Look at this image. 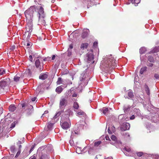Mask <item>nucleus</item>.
<instances>
[{
	"label": "nucleus",
	"mask_w": 159,
	"mask_h": 159,
	"mask_svg": "<svg viewBox=\"0 0 159 159\" xmlns=\"http://www.w3.org/2000/svg\"><path fill=\"white\" fill-rule=\"evenodd\" d=\"M124 149L128 152H129L131 151L130 148L128 147L125 148Z\"/></svg>",
	"instance_id": "33"
},
{
	"label": "nucleus",
	"mask_w": 159,
	"mask_h": 159,
	"mask_svg": "<svg viewBox=\"0 0 159 159\" xmlns=\"http://www.w3.org/2000/svg\"><path fill=\"white\" fill-rule=\"evenodd\" d=\"M62 85H61L56 88V91L59 94L62 91L63 89L62 88Z\"/></svg>",
	"instance_id": "12"
},
{
	"label": "nucleus",
	"mask_w": 159,
	"mask_h": 159,
	"mask_svg": "<svg viewBox=\"0 0 159 159\" xmlns=\"http://www.w3.org/2000/svg\"><path fill=\"white\" fill-rule=\"evenodd\" d=\"M21 77L19 76V75L17 74L14 77V81L16 82H18L21 79Z\"/></svg>",
	"instance_id": "23"
},
{
	"label": "nucleus",
	"mask_w": 159,
	"mask_h": 159,
	"mask_svg": "<svg viewBox=\"0 0 159 159\" xmlns=\"http://www.w3.org/2000/svg\"><path fill=\"white\" fill-rule=\"evenodd\" d=\"M77 94L76 93H74L72 95V97H77Z\"/></svg>",
	"instance_id": "48"
},
{
	"label": "nucleus",
	"mask_w": 159,
	"mask_h": 159,
	"mask_svg": "<svg viewBox=\"0 0 159 159\" xmlns=\"http://www.w3.org/2000/svg\"><path fill=\"white\" fill-rule=\"evenodd\" d=\"M27 22V24L26 26V32H28V35L32 31L33 26L32 21H26Z\"/></svg>",
	"instance_id": "5"
},
{
	"label": "nucleus",
	"mask_w": 159,
	"mask_h": 159,
	"mask_svg": "<svg viewBox=\"0 0 159 159\" xmlns=\"http://www.w3.org/2000/svg\"><path fill=\"white\" fill-rule=\"evenodd\" d=\"M128 95L129 97L130 98H132L134 97L133 92L131 91H129L128 92Z\"/></svg>",
	"instance_id": "27"
},
{
	"label": "nucleus",
	"mask_w": 159,
	"mask_h": 159,
	"mask_svg": "<svg viewBox=\"0 0 159 159\" xmlns=\"http://www.w3.org/2000/svg\"><path fill=\"white\" fill-rule=\"evenodd\" d=\"M28 71H29V74L30 75L31 74V72L30 71V69H28Z\"/></svg>",
	"instance_id": "62"
},
{
	"label": "nucleus",
	"mask_w": 159,
	"mask_h": 159,
	"mask_svg": "<svg viewBox=\"0 0 159 159\" xmlns=\"http://www.w3.org/2000/svg\"><path fill=\"white\" fill-rule=\"evenodd\" d=\"M34 145H33L32 146L31 149H30V151H29V152L30 153V152H32V151L33 150V149H34Z\"/></svg>",
	"instance_id": "47"
},
{
	"label": "nucleus",
	"mask_w": 159,
	"mask_h": 159,
	"mask_svg": "<svg viewBox=\"0 0 159 159\" xmlns=\"http://www.w3.org/2000/svg\"><path fill=\"white\" fill-rule=\"evenodd\" d=\"M38 58L39 59L36 60L35 62V66L37 68H39L40 66V63L39 60H41V57H39Z\"/></svg>",
	"instance_id": "13"
},
{
	"label": "nucleus",
	"mask_w": 159,
	"mask_h": 159,
	"mask_svg": "<svg viewBox=\"0 0 159 159\" xmlns=\"http://www.w3.org/2000/svg\"><path fill=\"white\" fill-rule=\"evenodd\" d=\"M153 65L152 63H149L148 66H149L152 67L153 66Z\"/></svg>",
	"instance_id": "58"
},
{
	"label": "nucleus",
	"mask_w": 159,
	"mask_h": 159,
	"mask_svg": "<svg viewBox=\"0 0 159 159\" xmlns=\"http://www.w3.org/2000/svg\"><path fill=\"white\" fill-rule=\"evenodd\" d=\"M148 60L150 62H153V59L152 58V57L151 58V57H149Z\"/></svg>",
	"instance_id": "43"
},
{
	"label": "nucleus",
	"mask_w": 159,
	"mask_h": 159,
	"mask_svg": "<svg viewBox=\"0 0 159 159\" xmlns=\"http://www.w3.org/2000/svg\"><path fill=\"white\" fill-rule=\"evenodd\" d=\"M15 125H16V124H15V122H13L11 125L10 128H14L15 126Z\"/></svg>",
	"instance_id": "38"
},
{
	"label": "nucleus",
	"mask_w": 159,
	"mask_h": 159,
	"mask_svg": "<svg viewBox=\"0 0 159 159\" xmlns=\"http://www.w3.org/2000/svg\"><path fill=\"white\" fill-rule=\"evenodd\" d=\"M117 62L114 57L110 55L104 63L103 67L106 70L108 71L111 68H114L116 66Z\"/></svg>",
	"instance_id": "1"
},
{
	"label": "nucleus",
	"mask_w": 159,
	"mask_h": 159,
	"mask_svg": "<svg viewBox=\"0 0 159 159\" xmlns=\"http://www.w3.org/2000/svg\"><path fill=\"white\" fill-rule=\"evenodd\" d=\"M159 52V46L155 47L151 51V53H156Z\"/></svg>",
	"instance_id": "19"
},
{
	"label": "nucleus",
	"mask_w": 159,
	"mask_h": 159,
	"mask_svg": "<svg viewBox=\"0 0 159 159\" xmlns=\"http://www.w3.org/2000/svg\"><path fill=\"white\" fill-rule=\"evenodd\" d=\"M35 9V6H31L25 11V14L26 19V21H32L33 13Z\"/></svg>",
	"instance_id": "3"
},
{
	"label": "nucleus",
	"mask_w": 159,
	"mask_h": 159,
	"mask_svg": "<svg viewBox=\"0 0 159 159\" xmlns=\"http://www.w3.org/2000/svg\"><path fill=\"white\" fill-rule=\"evenodd\" d=\"M106 139L107 140H110V138L108 136H106L105 137Z\"/></svg>",
	"instance_id": "52"
},
{
	"label": "nucleus",
	"mask_w": 159,
	"mask_h": 159,
	"mask_svg": "<svg viewBox=\"0 0 159 159\" xmlns=\"http://www.w3.org/2000/svg\"><path fill=\"white\" fill-rule=\"evenodd\" d=\"M130 1L132 4H134L135 0H130Z\"/></svg>",
	"instance_id": "60"
},
{
	"label": "nucleus",
	"mask_w": 159,
	"mask_h": 159,
	"mask_svg": "<svg viewBox=\"0 0 159 159\" xmlns=\"http://www.w3.org/2000/svg\"><path fill=\"white\" fill-rule=\"evenodd\" d=\"M88 33L86 32H84L82 33L81 37L82 38L84 39L88 36Z\"/></svg>",
	"instance_id": "29"
},
{
	"label": "nucleus",
	"mask_w": 159,
	"mask_h": 159,
	"mask_svg": "<svg viewBox=\"0 0 159 159\" xmlns=\"http://www.w3.org/2000/svg\"><path fill=\"white\" fill-rule=\"evenodd\" d=\"M88 60L89 61H91L94 59V56L91 53H89L88 54Z\"/></svg>",
	"instance_id": "16"
},
{
	"label": "nucleus",
	"mask_w": 159,
	"mask_h": 159,
	"mask_svg": "<svg viewBox=\"0 0 159 159\" xmlns=\"http://www.w3.org/2000/svg\"><path fill=\"white\" fill-rule=\"evenodd\" d=\"M98 43L97 42H95L93 43V46L95 47H96L97 46Z\"/></svg>",
	"instance_id": "44"
},
{
	"label": "nucleus",
	"mask_w": 159,
	"mask_h": 159,
	"mask_svg": "<svg viewBox=\"0 0 159 159\" xmlns=\"http://www.w3.org/2000/svg\"><path fill=\"white\" fill-rule=\"evenodd\" d=\"M140 2L139 0H135L134 4L135 6H136L137 4L139 3Z\"/></svg>",
	"instance_id": "39"
},
{
	"label": "nucleus",
	"mask_w": 159,
	"mask_h": 159,
	"mask_svg": "<svg viewBox=\"0 0 159 159\" xmlns=\"http://www.w3.org/2000/svg\"><path fill=\"white\" fill-rule=\"evenodd\" d=\"M130 128V124L128 123H123L120 127V129L122 131L128 130Z\"/></svg>",
	"instance_id": "7"
},
{
	"label": "nucleus",
	"mask_w": 159,
	"mask_h": 159,
	"mask_svg": "<svg viewBox=\"0 0 159 159\" xmlns=\"http://www.w3.org/2000/svg\"><path fill=\"white\" fill-rule=\"evenodd\" d=\"M55 57H56V56H55V55H53L52 57V60H54L55 59Z\"/></svg>",
	"instance_id": "61"
},
{
	"label": "nucleus",
	"mask_w": 159,
	"mask_h": 159,
	"mask_svg": "<svg viewBox=\"0 0 159 159\" xmlns=\"http://www.w3.org/2000/svg\"><path fill=\"white\" fill-rule=\"evenodd\" d=\"M20 150H19L17 153L16 155L15 156V157H17L20 155Z\"/></svg>",
	"instance_id": "42"
},
{
	"label": "nucleus",
	"mask_w": 159,
	"mask_h": 159,
	"mask_svg": "<svg viewBox=\"0 0 159 159\" xmlns=\"http://www.w3.org/2000/svg\"><path fill=\"white\" fill-rule=\"evenodd\" d=\"M21 143H21V141H19L17 143V145H20V144H21Z\"/></svg>",
	"instance_id": "59"
},
{
	"label": "nucleus",
	"mask_w": 159,
	"mask_h": 159,
	"mask_svg": "<svg viewBox=\"0 0 159 159\" xmlns=\"http://www.w3.org/2000/svg\"><path fill=\"white\" fill-rule=\"evenodd\" d=\"M24 45H25L27 46H29L30 45V43H27L26 42H24Z\"/></svg>",
	"instance_id": "49"
},
{
	"label": "nucleus",
	"mask_w": 159,
	"mask_h": 159,
	"mask_svg": "<svg viewBox=\"0 0 159 159\" xmlns=\"http://www.w3.org/2000/svg\"><path fill=\"white\" fill-rule=\"evenodd\" d=\"M6 73L5 70L2 68H0V75H2Z\"/></svg>",
	"instance_id": "28"
},
{
	"label": "nucleus",
	"mask_w": 159,
	"mask_h": 159,
	"mask_svg": "<svg viewBox=\"0 0 159 159\" xmlns=\"http://www.w3.org/2000/svg\"><path fill=\"white\" fill-rule=\"evenodd\" d=\"M103 113L105 115H107L109 113V110L108 108L103 107L102 108Z\"/></svg>",
	"instance_id": "21"
},
{
	"label": "nucleus",
	"mask_w": 159,
	"mask_h": 159,
	"mask_svg": "<svg viewBox=\"0 0 159 159\" xmlns=\"http://www.w3.org/2000/svg\"><path fill=\"white\" fill-rule=\"evenodd\" d=\"M130 107H125L124 108V112L125 113L126 112L128 111L130 109Z\"/></svg>",
	"instance_id": "31"
},
{
	"label": "nucleus",
	"mask_w": 159,
	"mask_h": 159,
	"mask_svg": "<svg viewBox=\"0 0 159 159\" xmlns=\"http://www.w3.org/2000/svg\"><path fill=\"white\" fill-rule=\"evenodd\" d=\"M39 17V24H42L45 26L46 25V22L44 20L45 16H38Z\"/></svg>",
	"instance_id": "8"
},
{
	"label": "nucleus",
	"mask_w": 159,
	"mask_h": 159,
	"mask_svg": "<svg viewBox=\"0 0 159 159\" xmlns=\"http://www.w3.org/2000/svg\"><path fill=\"white\" fill-rule=\"evenodd\" d=\"M146 51V48L145 47H142L139 49L140 53L141 54H143Z\"/></svg>",
	"instance_id": "22"
},
{
	"label": "nucleus",
	"mask_w": 159,
	"mask_h": 159,
	"mask_svg": "<svg viewBox=\"0 0 159 159\" xmlns=\"http://www.w3.org/2000/svg\"><path fill=\"white\" fill-rule=\"evenodd\" d=\"M101 141H97V142H95L94 143V146L95 147H98L99 145H100L101 144Z\"/></svg>",
	"instance_id": "30"
},
{
	"label": "nucleus",
	"mask_w": 159,
	"mask_h": 159,
	"mask_svg": "<svg viewBox=\"0 0 159 159\" xmlns=\"http://www.w3.org/2000/svg\"><path fill=\"white\" fill-rule=\"evenodd\" d=\"M29 59L30 60L32 61L33 59H32V56L31 55H30L29 56Z\"/></svg>",
	"instance_id": "55"
},
{
	"label": "nucleus",
	"mask_w": 159,
	"mask_h": 159,
	"mask_svg": "<svg viewBox=\"0 0 159 159\" xmlns=\"http://www.w3.org/2000/svg\"><path fill=\"white\" fill-rule=\"evenodd\" d=\"M7 85V82L5 80H2L0 81V88L1 89H4Z\"/></svg>",
	"instance_id": "9"
},
{
	"label": "nucleus",
	"mask_w": 159,
	"mask_h": 159,
	"mask_svg": "<svg viewBox=\"0 0 159 159\" xmlns=\"http://www.w3.org/2000/svg\"><path fill=\"white\" fill-rule=\"evenodd\" d=\"M144 88L147 94L148 95H149L150 94V89L148 86L146 84H145L144 85Z\"/></svg>",
	"instance_id": "15"
},
{
	"label": "nucleus",
	"mask_w": 159,
	"mask_h": 159,
	"mask_svg": "<svg viewBox=\"0 0 159 159\" xmlns=\"http://www.w3.org/2000/svg\"><path fill=\"white\" fill-rule=\"evenodd\" d=\"M108 133H110V132H111V131H110V130L109 129V128L108 129Z\"/></svg>",
	"instance_id": "64"
},
{
	"label": "nucleus",
	"mask_w": 159,
	"mask_h": 159,
	"mask_svg": "<svg viewBox=\"0 0 159 159\" xmlns=\"http://www.w3.org/2000/svg\"><path fill=\"white\" fill-rule=\"evenodd\" d=\"M46 157H47L46 155L42 154L40 156L39 159H44Z\"/></svg>",
	"instance_id": "36"
},
{
	"label": "nucleus",
	"mask_w": 159,
	"mask_h": 159,
	"mask_svg": "<svg viewBox=\"0 0 159 159\" xmlns=\"http://www.w3.org/2000/svg\"><path fill=\"white\" fill-rule=\"evenodd\" d=\"M19 145V150H20V149L21 147V144H20V145Z\"/></svg>",
	"instance_id": "63"
},
{
	"label": "nucleus",
	"mask_w": 159,
	"mask_h": 159,
	"mask_svg": "<svg viewBox=\"0 0 159 159\" xmlns=\"http://www.w3.org/2000/svg\"><path fill=\"white\" fill-rule=\"evenodd\" d=\"M77 114L78 115H83L85 113L83 111L81 110H79L77 112Z\"/></svg>",
	"instance_id": "25"
},
{
	"label": "nucleus",
	"mask_w": 159,
	"mask_h": 159,
	"mask_svg": "<svg viewBox=\"0 0 159 159\" xmlns=\"http://www.w3.org/2000/svg\"><path fill=\"white\" fill-rule=\"evenodd\" d=\"M143 154V153L142 152H139L137 153V155L139 157L142 156Z\"/></svg>",
	"instance_id": "32"
},
{
	"label": "nucleus",
	"mask_w": 159,
	"mask_h": 159,
	"mask_svg": "<svg viewBox=\"0 0 159 159\" xmlns=\"http://www.w3.org/2000/svg\"><path fill=\"white\" fill-rule=\"evenodd\" d=\"M123 135L125 136H126V137H129L130 136V135L127 133H123Z\"/></svg>",
	"instance_id": "45"
},
{
	"label": "nucleus",
	"mask_w": 159,
	"mask_h": 159,
	"mask_svg": "<svg viewBox=\"0 0 159 159\" xmlns=\"http://www.w3.org/2000/svg\"><path fill=\"white\" fill-rule=\"evenodd\" d=\"M38 14L39 16H45L44 11V9L42 7H40V8L38 9Z\"/></svg>",
	"instance_id": "10"
},
{
	"label": "nucleus",
	"mask_w": 159,
	"mask_h": 159,
	"mask_svg": "<svg viewBox=\"0 0 159 159\" xmlns=\"http://www.w3.org/2000/svg\"><path fill=\"white\" fill-rule=\"evenodd\" d=\"M73 107L76 110L78 109L79 107V106L78 103L76 102H74L73 103Z\"/></svg>",
	"instance_id": "20"
},
{
	"label": "nucleus",
	"mask_w": 159,
	"mask_h": 159,
	"mask_svg": "<svg viewBox=\"0 0 159 159\" xmlns=\"http://www.w3.org/2000/svg\"><path fill=\"white\" fill-rule=\"evenodd\" d=\"M21 107L20 115H22L24 112L25 113V115L28 116L30 115L33 110V107L30 105H28L24 103H21L18 105Z\"/></svg>",
	"instance_id": "2"
},
{
	"label": "nucleus",
	"mask_w": 159,
	"mask_h": 159,
	"mask_svg": "<svg viewBox=\"0 0 159 159\" xmlns=\"http://www.w3.org/2000/svg\"><path fill=\"white\" fill-rule=\"evenodd\" d=\"M63 118L61 120V125L62 128L64 129H67L70 126V124L67 122H63Z\"/></svg>",
	"instance_id": "6"
},
{
	"label": "nucleus",
	"mask_w": 159,
	"mask_h": 159,
	"mask_svg": "<svg viewBox=\"0 0 159 159\" xmlns=\"http://www.w3.org/2000/svg\"><path fill=\"white\" fill-rule=\"evenodd\" d=\"M83 122V121H82ZM76 126H77L78 128L79 129H82L83 127V125L82 124L81 121H80L79 122L76 124Z\"/></svg>",
	"instance_id": "17"
},
{
	"label": "nucleus",
	"mask_w": 159,
	"mask_h": 159,
	"mask_svg": "<svg viewBox=\"0 0 159 159\" xmlns=\"http://www.w3.org/2000/svg\"><path fill=\"white\" fill-rule=\"evenodd\" d=\"M50 58H51L50 57H46L45 58H44L43 59V60L44 61H47L49 60H50Z\"/></svg>",
	"instance_id": "37"
},
{
	"label": "nucleus",
	"mask_w": 159,
	"mask_h": 159,
	"mask_svg": "<svg viewBox=\"0 0 159 159\" xmlns=\"http://www.w3.org/2000/svg\"><path fill=\"white\" fill-rule=\"evenodd\" d=\"M48 113V111H45L44 112V113L42 115V116H43L45 114H47Z\"/></svg>",
	"instance_id": "54"
},
{
	"label": "nucleus",
	"mask_w": 159,
	"mask_h": 159,
	"mask_svg": "<svg viewBox=\"0 0 159 159\" xmlns=\"http://www.w3.org/2000/svg\"><path fill=\"white\" fill-rule=\"evenodd\" d=\"M147 67H143L141 68L140 70L139 73L141 74H143V72L146 71Z\"/></svg>",
	"instance_id": "26"
},
{
	"label": "nucleus",
	"mask_w": 159,
	"mask_h": 159,
	"mask_svg": "<svg viewBox=\"0 0 159 159\" xmlns=\"http://www.w3.org/2000/svg\"><path fill=\"white\" fill-rule=\"evenodd\" d=\"M48 77V75L46 74H41L39 76V79L44 80L46 79Z\"/></svg>",
	"instance_id": "14"
},
{
	"label": "nucleus",
	"mask_w": 159,
	"mask_h": 159,
	"mask_svg": "<svg viewBox=\"0 0 159 159\" xmlns=\"http://www.w3.org/2000/svg\"><path fill=\"white\" fill-rule=\"evenodd\" d=\"M73 48V45L72 44H71L69 45V48L68 49L70 50V49H72Z\"/></svg>",
	"instance_id": "53"
},
{
	"label": "nucleus",
	"mask_w": 159,
	"mask_h": 159,
	"mask_svg": "<svg viewBox=\"0 0 159 159\" xmlns=\"http://www.w3.org/2000/svg\"><path fill=\"white\" fill-rule=\"evenodd\" d=\"M36 98V97H34L33 98H32L31 100L33 102L35 100Z\"/></svg>",
	"instance_id": "56"
},
{
	"label": "nucleus",
	"mask_w": 159,
	"mask_h": 159,
	"mask_svg": "<svg viewBox=\"0 0 159 159\" xmlns=\"http://www.w3.org/2000/svg\"><path fill=\"white\" fill-rule=\"evenodd\" d=\"M88 45L89 44L88 43H83L81 44L80 48L81 49H84L85 48H87Z\"/></svg>",
	"instance_id": "18"
},
{
	"label": "nucleus",
	"mask_w": 159,
	"mask_h": 159,
	"mask_svg": "<svg viewBox=\"0 0 159 159\" xmlns=\"http://www.w3.org/2000/svg\"><path fill=\"white\" fill-rule=\"evenodd\" d=\"M135 118V116L134 115H133L130 118V119L133 120Z\"/></svg>",
	"instance_id": "50"
},
{
	"label": "nucleus",
	"mask_w": 159,
	"mask_h": 159,
	"mask_svg": "<svg viewBox=\"0 0 159 159\" xmlns=\"http://www.w3.org/2000/svg\"><path fill=\"white\" fill-rule=\"evenodd\" d=\"M29 159H36V157L34 156L30 157Z\"/></svg>",
	"instance_id": "57"
},
{
	"label": "nucleus",
	"mask_w": 159,
	"mask_h": 159,
	"mask_svg": "<svg viewBox=\"0 0 159 159\" xmlns=\"http://www.w3.org/2000/svg\"><path fill=\"white\" fill-rule=\"evenodd\" d=\"M68 95V93H67L64 98H62L61 99L59 103V107L60 108H63L66 106L67 104V99Z\"/></svg>",
	"instance_id": "4"
},
{
	"label": "nucleus",
	"mask_w": 159,
	"mask_h": 159,
	"mask_svg": "<svg viewBox=\"0 0 159 159\" xmlns=\"http://www.w3.org/2000/svg\"><path fill=\"white\" fill-rule=\"evenodd\" d=\"M111 139L113 140V141H115L116 140V136H115L114 135H112L111 137Z\"/></svg>",
	"instance_id": "35"
},
{
	"label": "nucleus",
	"mask_w": 159,
	"mask_h": 159,
	"mask_svg": "<svg viewBox=\"0 0 159 159\" xmlns=\"http://www.w3.org/2000/svg\"><path fill=\"white\" fill-rule=\"evenodd\" d=\"M60 114L61 113L60 112H58L56 114V115L54 117H55V118H56L57 117L56 116H58L60 115Z\"/></svg>",
	"instance_id": "46"
},
{
	"label": "nucleus",
	"mask_w": 159,
	"mask_h": 159,
	"mask_svg": "<svg viewBox=\"0 0 159 159\" xmlns=\"http://www.w3.org/2000/svg\"><path fill=\"white\" fill-rule=\"evenodd\" d=\"M16 107L14 104L11 105L9 107V110L10 111L13 112L16 109Z\"/></svg>",
	"instance_id": "11"
},
{
	"label": "nucleus",
	"mask_w": 159,
	"mask_h": 159,
	"mask_svg": "<svg viewBox=\"0 0 159 159\" xmlns=\"http://www.w3.org/2000/svg\"><path fill=\"white\" fill-rule=\"evenodd\" d=\"M12 152H14L15 150V146H12L10 148Z\"/></svg>",
	"instance_id": "34"
},
{
	"label": "nucleus",
	"mask_w": 159,
	"mask_h": 159,
	"mask_svg": "<svg viewBox=\"0 0 159 159\" xmlns=\"http://www.w3.org/2000/svg\"><path fill=\"white\" fill-rule=\"evenodd\" d=\"M68 56H70L71 55V50L70 51L69 49H68Z\"/></svg>",
	"instance_id": "40"
},
{
	"label": "nucleus",
	"mask_w": 159,
	"mask_h": 159,
	"mask_svg": "<svg viewBox=\"0 0 159 159\" xmlns=\"http://www.w3.org/2000/svg\"><path fill=\"white\" fill-rule=\"evenodd\" d=\"M63 81L61 78L59 77L57 81L56 82V83L57 85H60L62 84Z\"/></svg>",
	"instance_id": "24"
},
{
	"label": "nucleus",
	"mask_w": 159,
	"mask_h": 159,
	"mask_svg": "<svg viewBox=\"0 0 159 159\" xmlns=\"http://www.w3.org/2000/svg\"><path fill=\"white\" fill-rule=\"evenodd\" d=\"M15 48H16L15 46L14 45H13L11 47V48H10V49L13 50L15 49Z\"/></svg>",
	"instance_id": "51"
},
{
	"label": "nucleus",
	"mask_w": 159,
	"mask_h": 159,
	"mask_svg": "<svg viewBox=\"0 0 159 159\" xmlns=\"http://www.w3.org/2000/svg\"><path fill=\"white\" fill-rule=\"evenodd\" d=\"M154 76L156 79H158L159 78V75L157 74H155Z\"/></svg>",
	"instance_id": "41"
}]
</instances>
